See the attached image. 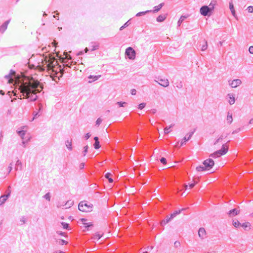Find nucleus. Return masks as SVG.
<instances>
[{
    "label": "nucleus",
    "mask_w": 253,
    "mask_h": 253,
    "mask_svg": "<svg viewBox=\"0 0 253 253\" xmlns=\"http://www.w3.org/2000/svg\"><path fill=\"white\" fill-rule=\"evenodd\" d=\"M39 84V82L22 81L17 84L16 88L20 91L24 98L29 99V101H35L38 98L37 92Z\"/></svg>",
    "instance_id": "obj_1"
},
{
    "label": "nucleus",
    "mask_w": 253,
    "mask_h": 253,
    "mask_svg": "<svg viewBox=\"0 0 253 253\" xmlns=\"http://www.w3.org/2000/svg\"><path fill=\"white\" fill-rule=\"evenodd\" d=\"M78 209L83 212H90L92 211L93 205L86 201H81L79 204Z\"/></svg>",
    "instance_id": "obj_2"
},
{
    "label": "nucleus",
    "mask_w": 253,
    "mask_h": 253,
    "mask_svg": "<svg viewBox=\"0 0 253 253\" xmlns=\"http://www.w3.org/2000/svg\"><path fill=\"white\" fill-rule=\"evenodd\" d=\"M126 55L130 60H133L136 56V52L131 47H128L126 49Z\"/></svg>",
    "instance_id": "obj_3"
},
{
    "label": "nucleus",
    "mask_w": 253,
    "mask_h": 253,
    "mask_svg": "<svg viewBox=\"0 0 253 253\" xmlns=\"http://www.w3.org/2000/svg\"><path fill=\"white\" fill-rule=\"evenodd\" d=\"M200 12L201 14L204 16H210L213 13V12L210 9L209 6H208L207 5L202 6L200 8Z\"/></svg>",
    "instance_id": "obj_4"
},
{
    "label": "nucleus",
    "mask_w": 253,
    "mask_h": 253,
    "mask_svg": "<svg viewBox=\"0 0 253 253\" xmlns=\"http://www.w3.org/2000/svg\"><path fill=\"white\" fill-rule=\"evenodd\" d=\"M203 164L204 165V167L207 169V170H209L214 166V162L212 159L209 158L205 160L203 162Z\"/></svg>",
    "instance_id": "obj_5"
},
{
    "label": "nucleus",
    "mask_w": 253,
    "mask_h": 253,
    "mask_svg": "<svg viewBox=\"0 0 253 253\" xmlns=\"http://www.w3.org/2000/svg\"><path fill=\"white\" fill-rule=\"evenodd\" d=\"M11 193L10 186H9L6 191V194L2 195L0 197V206L2 205L7 200V198L10 196Z\"/></svg>",
    "instance_id": "obj_6"
},
{
    "label": "nucleus",
    "mask_w": 253,
    "mask_h": 253,
    "mask_svg": "<svg viewBox=\"0 0 253 253\" xmlns=\"http://www.w3.org/2000/svg\"><path fill=\"white\" fill-rule=\"evenodd\" d=\"M195 130L196 129H194L193 131H191V132H190L189 133H188V134H187L186 135V136L183 138V139L182 140L181 143H180V146H182L185 143V142L189 140L191 137H192V136L193 135L194 133L195 132Z\"/></svg>",
    "instance_id": "obj_7"
},
{
    "label": "nucleus",
    "mask_w": 253,
    "mask_h": 253,
    "mask_svg": "<svg viewBox=\"0 0 253 253\" xmlns=\"http://www.w3.org/2000/svg\"><path fill=\"white\" fill-rule=\"evenodd\" d=\"M229 84L232 88H235L239 86L242 84V81L240 79H235L232 81H229Z\"/></svg>",
    "instance_id": "obj_8"
},
{
    "label": "nucleus",
    "mask_w": 253,
    "mask_h": 253,
    "mask_svg": "<svg viewBox=\"0 0 253 253\" xmlns=\"http://www.w3.org/2000/svg\"><path fill=\"white\" fill-rule=\"evenodd\" d=\"M229 142L230 140L228 141L226 143L223 144L221 148L218 150V152L220 153V155H224L227 152L228 150V145L227 143Z\"/></svg>",
    "instance_id": "obj_9"
},
{
    "label": "nucleus",
    "mask_w": 253,
    "mask_h": 253,
    "mask_svg": "<svg viewBox=\"0 0 253 253\" xmlns=\"http://www.w3.org/2000/svg\"><path fill=\"white\" fill-rule=\"evenodd\" d=\"M11 19H9L6 21H5L0 26V33L3 34L7 29L8 25L10 22Z\"/></svg>",
    "instance_id": "obj_10"
},
{
    "label": "nucleus",
    "mask_w": 253,
    "mask_h": 253,
    "mask_svg": "<svg viewBox=\"0 0 253 253\" xmlns=\"http://www.w3.org/2000/svg\"><path fill=\"white\" fill-rule=\"evenodd\" d=\"M240 213V210L237 208L233 209L228 212V214L230 217H233L238 215Z\"/></svg>",
    "instance_id": "obj_11"
},
{
    "label": "nucleus",
    "mask_w": 253,
    "mask_h": 253,
    "mask_svg": "<svg viewBox=\"0 0 253 253\" xmlns=\"http://www.w3.org/2000/svg\"><path fill=\"white\" fill-rule=\"evenodd\" d=\"M159 82L156 81L160 85L164 86L167 87L169 85V81L168 79H159Z\"/></svg>",
    "instance_id": "obj_12"
},
{
    "label": "nucleus",
    "mask_w": 253,
    "mask_h": 253,
    "mask_svg": "<svg viewBox=\"0 0 253 253\" xmlns=\"http://www.w3.org/2000/svg\"><path fill=\"white\" fill-rule=\"evenodd\" d=\"M198 235L200 238L204 239L206 237V230L204 228H200L198 231Z\"/></svg>",
    "instance_id": "obj_13"
},
{
    "label": "nucleus",
    "mask_w": 253,
    "mask_h": 253,
    "mask_svg": "<svg viewBox=\"0 0 253 253\" xmlns=\"http://www.w3.org/2000/svg\"><path fill=\"white\" fill-rule=\"evenodd\" d=\"M81 220L82 221V223L85 225V228H86L87 230L89 229L90 227L93 226V224L91 222H86L87 220L85 218H82L81 219Z\"/></svg>",
    "instance_id": "obj_14"
},
{
    "label": "nucleus",
    "mask_w": 253,
    "mask_h": 253,
    "mask_svg": "<svg viewBox=\"0 0 253 253\" xmlns=\"http://www.w3.org/2000/svg\"><path fill=\"white\" fill-rule=\"evenodd\" d=\"M164 5V3L163 2V3H161L159 4L157 6H154V8H153V10H152V12H153L154 13H156V12H158L162 8V7Z\"/></svg>",
    "instance_id": "obj_15"
},
{
    "label": "nucleus",
    "mask_w": 253,
    "mask_h": 253,
    "mask_svg": "<svg viewBox=\"0 0 253 253\" xmlns=\"http://www.w3.org/2000/svg\"><path fill=\"white\" fill-rule=\"evenodd\" d=\"M167 14H161L158 16L156 20L158 22H162L164 21L167 18Z\"/></svg>",
    "instance_id": "obj_16"
},
{
    "label": "nucleus",
    "mask_w": 253,
    "mask_h": 253,
    "mask_svg": "<svg viewBox=\"0 0 253 253\" xmlns=\"http://www.w3.org/2000/svg\"><path fill=\"white\" fill-rule=\"evenodd\" d=\"M217 4V0H212L209 5L208 6L210 9L213 12L214 6Z\"/></svg>",
    "instance_id": "obj_17"
},
{
    "label": "nucleus",
    "mask_w": 253,
    "mask_h": 253,
    "mask_svg": "<svg viewBox=\"0 0 253 253\" xmlns=\"http://www.w3.org/2000/svg\"><path fill=\"white\" fill-rule=\"evenodd\" d=\"M229 8L231 11V13L232 15L236 18V12L234 9V5L233 4V2L232 1L229 2Z\"/></svg>",
    "instance_id": "obj_18"
},
{
    "label": "nucleus",
    "mask_w": 253,
    "mask_h": 253,
    "mask_svg": "<svg viewBox=\"0 0 253 253\" xmlns=\"http://www.w3.org/2000/svg\"><path fill=\"white\" fill-rule=\"evenodd\" d=\"M228 96L229 98V103L230 105H232L233 104H234L235 102V97L234 96V95L233 94H231V93H229L228 94Z\"/></svg>",
    "instance_id": "obj_19"
},
{
    "label": "nucleus",
    "mask_w": 253,
    "mask_h": 253,
    "mask_svg": "<svg viewBox=\"0 0 253 253\" xmlns=\"http://www.w3.org/2000/svg\"><path fill=\"white\" fill-rule=\"evenodd\" d=\"M15 74H16L15 71H14L12 70H11L10 71L8 75H6L4 76V78L5 79H8L9 80L10 79H11L12 78V76L15 75Z\"/></svg>",
    "instance_id": "obj_20"
},
{
    "label": "nucleus",
    "mask_w": 253,
    "mask_h": 253,
    "mask_svg": "<svg viewBox=\"0 0 253 253\" xmlns=\"http://www.w3.org/2000/svg\"><path fill=\"white\" fill-rule=\"evenodd\" d=\"M22 164L20 161L18 160L16 163V167L15 170H17L18 169L22 170Z\"/></svg>",
    "instance_id": "obj_21"
},
{
    "label": "nucleus",
    "mask_w": 253,
    "mask_h": 253,
    "mask_svg": "<svg viewBox=\"0 0 253 253\" xmlns=\"http://www.w3.org/2000/svg\"><path fill=\"white\" fill-rule=\"evenodd\" d=\"M90 50L94 51L97 49L99 47V44L91 42L90 45Z\"/></svg>",
    "instance_id": "obj_22"
},
{
    "label": "nucleus",
    "mask_w": 253,
    "mask_h": 253,
    "mask_svg": "<svg viewBox=\"0 0 253 253\" xmlns=\"http://www.w3.org/2000/svg\"><path fill=\"white\" fill-rule=\"evenodd\" d=\"M172 218H171V216H170V217H169V216H167L166 219L163 220L162 222H161V225L162 226H164L166 224H167L169 221H170Z\"/></svg>",
    "instance_id": "obj_23"
},
{
    "label": "nucleus",
    "mask_w": 253,
    "mask_h": 253,
    "mask_svg": "<svg viewBox=\"0 0 253 253\" xmlns=\"http://www.w3.org/2000/svg\"><path fill=\"white\" fill-rule=\"evenodd\" d=\"M221 156H222V155H220V153H218V150H217V151H215V152H214L213 153L211 154L210 155V157L213 158H216L220 157Z\"/></svg>",
    "instance_id": "obj_24"
},
{
    "label": "nucleus",
    "mask_w": 253,
    "mask_h": 253,
    "mask_svg": "<svg viewBox=\"0 0 253 253\" xmlns=\"http://www.w3.org/2000/svg\"><path fill=\"white\" fill-rule=\"evenodd\" d=\"M174 126V124H171L170 126H166L164 128L165 133L168 134L170 132V130H169V129L170 128Z\"/></svg>",
    "instance_id": "obj_25"
},
{
    "label": "nucleus",
    "mask_w": 253,
    "mask_h": 253,
    "mask_svg": "<svg viewBox=\"0 0 253 253\" xmlns=\"http://www.w3.org/2000/svg\"><path fill=\"white\" fill-rule=\"evenodd\" d=\"M203 44H200V46H201V50L205 51L208 47L207 42L205 40L203 41Z\"/></svg>",
    "instance_id": "obj_26"
},
{
    "label": "nucleus",
    "mask_w": 253,
    "mask_h": 253,
    "mask_svg": "<svg viewBox=\"0 0 253 253\" xmlns=\"http://www.w3.org/2000/svg\"><path fill=\"white\" fill-rule=\"evenodd\" d=\"M184 209H182L181 210L175 211L170 214L171 218H173L177 214H179L182 211H184Z\"/></svg>",
    "instance_id": "obj_27"
},
{
    "label": "nucleus",
    "mask_w": 253,
    "mask_h": 253,
    "mask_svg": "<svg viewBox=\"0 0 253 253\" xmlns=\"http://www.w3.org/2000/svg\"><path fill=\"white\" fill-rule=\"evenodd\" d=\"M152 10H146L145 11L139 12L136 14V16L138 17V16H142V15H144L145 14H146L147 13L152 12Z\"/></svg>",
    "instance_id": "obj_28"
},
{
    "label": "nucleus",
    "mask_w": 253,
    "mask_h": 253,
    "mask_svg": "<svg viewBox=\"0 0 253 253\" xmlns=\"http://www.w3.org/2000/svg\"><path fill=\"white\" fill-rule=\"evenodd\" d=\"M100 77H101V75H98V76L90 75L88 77V78L89 79H92L93 80L92 81H89L88 82L89 83H91L93 81H96V80H98L100 78Z\"/></svg>",
    "instance_id": "obj_29"
},
{
    "label": "nucleus",
    "mask_w": 253,
    "mask_h": 253,
    "mask_svg": "<svg viewBox=\"0 0 253 253\" xmlns=\"http://www.w3.org/2000/svg\"><path fill=\"white\" fill-rule=\"evenodd\" d=\"M66 145L67 148L68 149V150H72V145L71 140H67L66 141Z\"/></svg>",
    "instance_id": "obj_30"
},
{
    "label": "nucleus",
    "mask_w": 253,
    "mask_h": 253,
    "mask_svg": "<svg viewBox=\"0 0 253 253\" xmlns=\"http://www.w3.org/2000/svg\"><path fill=\"white\" fill-rule=\"evenodd\" d=\"M111 173H110V172H107L105 174V177L108 179V181L110 182V183H112L113 182V179L110 177L111 175Z\"/></svg>",
    "instance_id": "obj_31"
},
{
    "label": "nucleus",
    "mask_w": 253,
    "mask_h": 253,
    "mask_svg": "<svg viewBox=\"0 0 253 253\" xmlns=\"http://www.w3.org/2000/svg\"><path fill=\"white\" fill-rule=\"evenodd\" d=\"M196 170L198 171H203L205 170H206L207 169L205 168V167L204 166L200 165L196 167Z\"/></svg>",
    "instance_id": "obj_32"
},
{
    "label": "nucleus",
    "mask_w": 253,
    "mask_h": 253,
    "mask_svg": "<svg viewBox=\"0 0 253 253\" xmlns=\"http://www.w3.org/2000/svg\"><path fill=\"white\" fill-rule=\"evenodd\" d=\"M227 121L229 124H231L233 121V118H232V114H230V113L228 112L227 117Z\"/></svg>",
    "instance_id": "obj_33"
},
{
    "label": "nucleus",
    "mask_w": 253,
    "mask_h": 253,
    "mask_svg": "<svg viewBox=\"0 0 253 253\" xmlns=\"http://www.w3.org/2000/svg\"><path fill=\"white\" fill-rule=\"evenodd\" d=\"M39 112H36V111L33 112V115L34 117H33V118L32 119L31 121H33L36 118H38V117H39L40 116V115L39 114Z\"/></svg>",
    "instance_id": "obj_34"
},
{
    "label": "nucleus",
    "mask_w": 253,
    "mask_h": 253,
    "mask_svg": "<svg viewBox=\"0 0 253 253\" xmlns=\"http://www.w3.org/2000/svg\"><path fill=\"white\" fill-rule=\"evenodd\" d=\"M233 225L235 227L238 228L241 226V223L238 220H233Z\"/></svg>",
    "instance_id": "obj_35"
},
{
    "label": "nucleus",
    "mask_w": 253,
    "mask_h": 253,
    "mask_svg": "<svg viewBox=\"0 0 253 253\" xmlns=\"http://www.w3.org/2000/svg\"><path fill=\"white\" fill-rule=\"evenodd\" d=\"M73 204H74L73 201H72L71 200L68 201L65 204V206H66V208H69L71 207L73 205Z\"/></svg>",
    "instance_id": "obj_36"
},
{
    "label": "nucleus",
    "mask_w": 253,
    "mask_h": 253,
    "mask_svg": "<svg viewBox=\"0 0 253 253\" xmlns=\"http://www.w3.org/2000/svg\"><path fill=\"white\" fill-rule=\"evenodd\" d=\"M17 133L21 136L22 139H24V136L25 135V131L23 130L17 131Z\"/></svg>",
    "instance_id": "obj_37"
},
{
    "label": "nucleus",
    "mask_w": 253,
    "mask_h": 253,
    "mask_svg": "<svg viewBox=\"0 0 253 253\" xmlns=\"http://www.w3.org/2000/svg\"><path fill=\"white\" fill-rule=\"evenodd\" d=\"M185 18H186V16H181L177 22L178 25L180 26Z\"/></svg>",
    "instance_id": "obj_38"
},
{
    "label": "nucleus",
    "mask_w": 253,
    "mask_h": 253,
    "mask_svg": "<svg viewBox=\"0 0 253 253\" xmlns=\"http://www.w3.org/2000/svg\"><path fill=\"white\" fill-rule=\"evenodd\" d=\"M58 243L60 245H67L68 242L63 239H59L58 241Z\"/></svg>",
    "instance_id": "obj_39"
},
{
    "label": "nucleus",
    "mask_w": 253,
    "mask_h": 253,
    "mask_svg": "<svg viewBox=\"0 0 253 253\" xmlns=\"http://www.w3.org/2000/svg\"><path fill=\"white\" fill-rule=\"evenodd\" d=\"M61 224L63 227V228L66 229H69V224L67 223L62 222H61Z\"/></svg>",
    "instance_id": "obj_40"
},
{
    "label": "nucleus",
    "mask_w": 253,
    "mask_h": 253,
    "mask_svg": "<svg viewBox=\"0 0 253 253\" xmlns=\"http://www.w3.org/2000/svg\"><path fill=\"white\" fill-rule=\"evenodd\" d=\"M250 225L251 224L249 222H245L241 224V226L243 227L246 230V228L249 227Z\"/></svg>",
    "instance_id": "obj_41"
},
{
    "label": "nucleus",
    "mask_w": 253,
    "mask_h": 253,
    "mask_svg": "<svg viewBox=\"0 0 253 253\" xmlns=\"http://www.w3.org/2000/svg\"><path fill=\"white\" fill-rule=\"evenodd\" d=\"M43 198L46 200L50 201V193L48 192L44 195Z\"/></svg>",
    "instance_id": "obj_42"
},
{
    "label": "nucleus",
    "mask_w": 253,
    "mask_h": 253,
    "mask_svg": "<svg viewBox=\"0 0 253 253\" xmlns=\"http://www.w3.org/2000/svg\"><path fill=\"white\" fill-rule=\"evenodd\" d=\"M20 221L21 222V223L20 224V225H23L24 224H25L26 222V218H25V217L24 216H23L21 217L20 220Z\"/></svg>",
    "instance_id": "obj_43"
},
{
    "label": "nucleus",
    "mask_w": 253,
    "mask_h": 253,
    "mask_svg": "<svg viewBox=\"0 0 253 253\" xmlns=\"http://www.w3.org/2000/svg\"><path fill=\"white\" fill-rule=\"evenodd\" d=\"M45 64L46 65V67L48 70H51L53 67V66L51 65V64L48 63V62H47V61H45Z\"/></svg>",
    "instance_id": "obj_44"
},
{
    "label": "nucleus",
    "mask_w": 253,
    "mask_h": 253,
    "mask_svg": "<svg viewBox=\"0 0 253 253\" xmlns=\"http://www.w3.org/2000/svg\"><path fill=\"white\" fill-rule=\"evenodd\" d=\"M93 146H94V148L95 149H99L100 147L99 142H95L94 144H93Z\"/></svg>",
    "instance_id": "obj_45"
},
{
    "label": "nucleus",
    "mask_w": 253,
    "mask_h": 253,
    "mask_svg": "<svg viewBox=\"0 0 253 253\" xmlns=\"http://www.w3.org/2000/svg\"><path fill=\"white\" fill-rule=\"evenodd\" d=\"M88 147L87 145L85 146L84 148V151L83 152V156H85L87 152Z\"/></svg>",
    "instance_id": "obj_46"
},
{
    "label": "nucleus",
    "mask_w": 253,
    "mask_h": 253,
    "mask_svg": "<svg viewBox=\"0 0 253 253\" xmlns=\"http://www.w3.org/2000/svg\"><path fill=\"white\" fill-rule=\"evenodd\" d=\"M101 237V235H100L98 233H96L94 235V239H96L97 240H99Z\"/></svg>",
    "instance_id": "obj_47"
},
{
    "label": "nucleus",
    "mask_w": 253,
    "mask_h": 253,
    "mask_svg": "<svg viewBox=\"0 0 253 253\" xmlns=\"http://www.w3.org/2000/svg\"><path fill=\"white\" fill-rule=\"evenodd\" d=\"M145 103H141L138 105V109L140 110H142L145 107Z\"/></svg>",
    "instance_id": "obj_48"
},
{
    "label": "nucleus",
    "mask_w": 253,
    "mask_h": 253,
    "mask_svg": "<svg viewBox=\"0 0 253 253\" xmlns=\"http://www.w3.org/2000/svg\"><path fill=\"white\" fill-rule=\"evenodd\" d=\"M102 120L100 118H98L96 121L95 125L97 126H99L100 125V124L102 123Z\"/></svg>",
    "instance_id": "obj_49"
},
{
    "label": "nucleus",
    "mask_w": 253,
    "mask_h": 253,
    "mask_svg": "<svg viewBox=\"0 0 253 253\" xmlns=\"http://www.w3.org/2000/svg\"><path fill=\"white\" fill-rule=\"evenodd\" d=\"M161 163L164 165L167 164V160L165 158L162 157L160 159Z\"/></svg>",
    "instance_id": "obj_50"
},
{
    "label": "nucleus",
    "mask_w": 253,
    "mask_h": 253,
    "mask_svg": "<svg viewBox=\"0 0 253 253\" xmlns=\"http://www.w3.org/2000/svg\"><path fill=\"white\" fill-rule=\"evenodd\" d=\"M117 104L120 107H125L126 104V102H118Z\"/></svg>",
    "instance_id": "obj_51"
},
{
    "label": "nucleus",
    "mask_w": 253,
    "mask_h": 253,
    "mask_svg": "<svg viewBox=\"0 0 253 253\" xmlns=\"http://www.w3.org/2000/svg\"><path fill=\"white\" fill-rule=\"evenodd\" d=\"M174 247L176 248H178L180 246V243L179 241H175L174 242Z\"/></svg>",
    "instance_id": "obj_52"
},
{
    "label": "nucleus",
    "mask_w": 253,
    "mask_h": 253,
    "mask_svg": "<svg viewBox=\"0 0 253 253\" xmlns=\"http://www.w3.org/2000/svg\"><path fill=\"white\" fill-rule=\"evenodd\" d=\"M248 10L249 12L252 13L253 12V6H249L248 7Z\"/></svg>",
    "instance_id": "obj_53"
},
{
    "label": "nucleus",
    "mask_w": 253,
    "mask_h": 253,
    "mask_svg": "<svg viewBox=\"0 0 253 253\" xmlns=\"http://www.w3.org/2000/svg\"><path fill=\"white\" fill-rule=\"evenodd\" d=\"M128 21H127L126 23H125L123 26L121 27L120 30H122L124 28H125V27H126L128 25Z\"/></svg>",
    "instance_id": "obj_54"
},
{
    "label": "nucleus",
    "mask_w": 253,
    "mask_h": 253,
    "mask_svg": "<svg viewBox=\"0 0 253 253\" xmlns=\"http://www.w3.org/2000/svg\"><path fill=\"white\" fill-rule=\"evenodd\" d=\"M197 182H193L192 183L189 184V186L190 188H192L194 187V186L196 184Z\"/></svg>",
    "instance_id": "obj_55"
},
{
    "label": "nucleus",
    "mask_w": 253,
    "mask_h": 253,
    "mask_svg": "<svg viewBox=\"0 0 253 253\" xmlns=\"http://www.w3.org/2000/svg\"><path fill=\"white\" fill-rule=\"evenodd\" d=\"M249 51L250 53L253 54V46H251L249 48Z\"/></svg>",
    "instance_id": "obj_56"
},
{
    "label": "nucleus",
    "mask_w": 253,
    "mask_h": 253,
    "mask_svg": "<svg viewBox=\"0 0 253 253\" xmlns=\"http://www.w3.org/2000/svg\"><path fill=\"white\" fill-rule=\"evenodd\" d=\"M38 107H39V112H41L42 108V104L39 103L38 104Z\"/></svg>",
    "instance_id": "obj_57"
},
{
    "label": "nucleus",
    "mask_w": 253,
    "mask_h": 253,
    "mask_svg": "<svg viewBox=\"0 0 253 253\" xmlns=\"http://www.w3.org/2000/svg\"><path fill=\"white\" fill-rule=\"evenodd\" d=\"M241 130V129L240 128H237V129L234 130L233 132H232V134H235V133H237L238 132H239Z\"/></svg>",
    "instance_id": "obj_58"
},
{
    "label": "nucleus",
    "mask_w": 253,
    "mask_h": 253,
    "mask_svg": "<svg viewBox=\"0 0 253 253\" xmlns=\"http://www.w3.org/2000/svg\"><path fill=\"white\" fill-rule=\"evenodd\" d=\"M136 90L135 89H132L131 90V94L133 95H134L136 94Z\"/></svg>",
    "instance_id": "obj_59"
},
{
    "label": "nucleus",
    "mask_w": 253,
    "mask_h": 253,
    "mask_svg": "<svg viewBox=\"0 0 253 253\" xmlns=\"http://www.w3.org/2000/svg\"><path fill=\"white\" fill-rule=\"evenodd\" d=\"M57 233L60 235H61V236H65V233L64 232H63L62 231H57Z\"/></svg>",
    "instance_id": "obj_60"
},
{
    "label": "nucleus",
    "mask_w": 253,
    "mask_h": 253,
    "mask_svg": "<svg viewBox=\"0 0 253 253\" xmlns=\"http://www.w3.org/2000/svg\"><path fill=\"white\" fill-rule=\"evenodd\" d=\"M8 173H9L11 171V170L12 169V164L11 163H10L9 166H8Z\"/></svg>",
    "instance_id": "obj_61"
},
{
    "label": "nucleus",
    "mask_w": 253,
    "mask_h": 253,
    "mask_svg": "<svg viewBox=\"0 0 253 253\" xmlns=\"http://www.w3.org/2000/svg\"><path fill=\"white\" fill-rule=\"evenodd\" d=\"M90 134L89 133H87L85 135L84 137L86 140H87L90 137Z\"/></svg>",
    "instance_id": "obj_62"
},
{
    "label": "nucleus",
    "mask_w": 253,
    "mask_h": 253,
    "mask_svg": "<svg viewBox=\"0 0 253 253\" xmlns=\"http://www.w3.org/2000/svg\"><path fill=\"white\" fill-rule=\"evenodd\" d=\"M182 86H183V85H182V83H181V82H180V83L178 84H177V85H176V87H178V88H182Z\"/></svg>",
    "instance_id": "obj_63"
},
{
    "label": "nucleus",
    "mask_w": 253,
    "mask_h": 253,
    "mask_svg": "<svg viewBox=\"0 0 253 253\" xmlns=\"http://www.w3.org/2000/svg\"><path fill=\"white\" fill-rule=\"evenodd\" d=\"M150 112L153 114H155L157 112V110L155 109H152L151 110Z\"/></svg>",
    "instance_id": "obj_64"
}]
</instances>
